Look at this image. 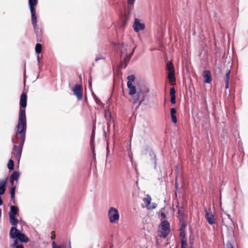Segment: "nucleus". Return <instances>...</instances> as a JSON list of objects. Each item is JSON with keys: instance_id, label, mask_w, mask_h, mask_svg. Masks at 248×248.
I'll use <instances>...</instances> for the list:
<instances>
[{"instance_id": "obj_1", "label": "nucleus", "mask_w": 248, "mask_h": 248, "mask_svg": "<svg viewBox=\"0 0 248 248\" xmlns=\"http://www.w3.org/2000/svg\"><path fill=\"white\" fill-rule=\"evenodd\" d=\"M26 127H16V138L19 140L18 146L14 145L12 152V158L18 162L21 157L23 144L25 140Z\"/></svg>"}, {"instance_id": "obj_2", "label": "nucleus", "mask_w": 248, "mask_h": 248, "mask_svg": "<svg viewBox=\"0 0 248 248\" xmlns=\"http://www.w3.org/2000/svg\"><path fill=\"white\" fill-rule=\"evenodd\" d=\"M27 92L25 91H23L20 97V109L19 112V117L18 120V124L16 126L22 127L27 128V122L26 117V107L27 106Z\"/></svg>"}, {"instance_id": "obj_3", "label": "nucleus", "mask_w": 248, "mask_h": 248, "mask_svg": "<svg viewBox=\"0 0 248 248\" xmlns=\"http://www.w3.org/2000/svg\"><path fill=\"white\" fill-rule=\"evenodd\" d=\"M170 232V223L167 220L162 221L158 231V235L160 237H166Z\"/></svg>"}, {"instance_id": "obj_4", "label": "nucleus", "mask_w": 248, "mask_h": 248, "mask_svg": "<svg viewBox=\"0 0 248 248\" xmlns=\"http://www.w3.org/2000/svg\"><path fill=\"white\" fill-rule=\"evenodd\" d=\"M108 217L111 223L118 222L120 217L118 210L114 207H110L108 210Z\"/></svg>"}, {"instance_id": "obj_5", "label": "nucleus", "mask_w": 248, "mask_h": 248, "mask_svg": "<svg viewBox=\"0 0 248 248\" xmlns=\"http://www.w3.org/2000/svg\"><path fill=\"white\" fill-rule=\"evenodd\" d=\"M72 91H73L74 94L76 96L78 100H80L82 99L83 89L82 85L76 84L73 88Z\"/></svg>"}, {"instance_id": "obj_6", "label": "nucleus", "mask_w": 248, "mask_h": 248, "mask_svg": "<svg viewBox=\"0 0 248 248\" xmlns=\"http://www.w3.org/2000/svg\"><path fill=\"white\" fill-rule=\"evenodd\" d=\"M146 94L145 92L141 90L137 92L136 96L134 97V104L137 103H139V106H140L142 102L145 100Z\"/></svg>"}, {"instance_id": "obj_7", "label": "nucleus", "mask_w": 248, "mask_h": 248, "mask_svg": "<svg viewBox=\"0 0 248 248\" xmlns=\"http://www.w3.org/2000/svg\"><path fill=\"white\" fill-rule=\"evenodd\" d=\"M205 217L210 224L212 225L215 223L216 222L214 215L212 213L211 209H209L208 210L206 209L205 210Z\"/></svg>"}, {"instance_id": "obj_8", "label": "nucleus", "mask_w": 248, "mask_h": 248, "mask_svg": "<svg viewBox=\"0 0 248 248\" xmlns=\"http://www.w3.org/2000/svg\"><path fill=\"white\" fill-rule=\"evenodd\" d=\"M222 222L223 225L226 227L230 225L232 223V221L231 218V216L229 215L225 214L224 215L222 216Z\"/></svg>"}, {"instance_id": "obj_9", "label": "nucleus", "mask_w": 248, "mask_h": 248, "mask_svg": "<svg viewBox=\"0 0 248 248\" xmlns=\"http://www.w3.org/2000/svg\"><path fill=\"white\" fill-rule=\"evenodd\" d=\"M144 24L140 23V19H135L134 25V29L135 31L138 32L139 30H143L144 29Z\"/></svg>"}, {"instance_id": "obj_10", "label": "nucleus", "mask_w": 248, "mask_h": 248, "mask_svg": "<svg viewBox=\"0 0 248 248\" xmlns=\"http://www.w3.org/2000/svg\"><path fill=\"white\" fill-rule=\"evenodd\" d=\"M20 232L16 229L15 226L11 227L10 231V236L11 238H17Z\"/></svg>"}, {"instance_id": "obj_11", "label": "nucleus", "mask_w": 248, "mask_h": 248, "mask_svg": "<svg viewBox=\"0 0 248 248\" xmlns=\"http://www.w3.org/2000/svg\"><path fill=\"white\" fill-rule=\"evenodd\" d=\"M202 76L205 78V82L210 83L212 81L211 74L209 70H206L203 72Z\"/></svg>"}, {"instance_id": "obj_12", "label": "nucleus", "mask_w": 248, "mask_h": 248, "mask_svg": "<svg viewBox=\"0 0 248 248\" xmlns=\"http://www.w3.org/2000/svg\"><path fill=\"white\" fill-rule=\"evenodd\" d=\"M33 27L36 35L37 41L41 42L42 39V29L38 27L37 25L36 26H33Z\"/></svg>"}, {"instance_id": "obj_13", "label": "nucleus", "mask_w": 248, "mask_h": 248, "mask_svg": "<svg viewBox=\"0 0 248 248\" xmlns=\"http://www.w3.org/2000/svg\"><path fill=\"white\" fill-rule=\"evenodd\" d=\"M128 47L127 45H125L124 44H118L117 46V48L120 51L122 55L127 54V50Z\"/></svg>"}, {"instance_id": "obj_14", "label": "nucleus", "mask_w": 248, "mask_h": 248, "mask_svg": "<svg viewBox=\"0 0 248 248\" xmlns=\"http://www.w3.org/2000/svg\"><path fill=\"white\" fill-rule=\"evenodd\" d=\"M6 182V179L0 180V195H3L4 193Z\"/></svg>"}, {"instance_id": "obj_15", "label": "nucleus", "mask_w": 248, "mask_h": 248, "mask_svg": "<svg viewBox=\"0 0 248 248\" xmlns=\"http://www.w3.org/2000/svg\"><path fill=\"white\" fill-rule=\"evenodd\" d=\"M31 13V20L33 26H37V17L36 16L35 10H30Z\"/></svg>"}, {"instance_id": "obj_16", "label": "nucleus", "mask_w": 248, "mask_h": 248, "mask_svg": "<svg viewBox=\"0 0 248 248\" xmlns=\"http://www.w3.org/2000/svg\"><path fill=\"white\" fill-rule=\"evenodd\" d=\"M19 209L16 206L12 205L10 207V211L9 212V216L12 215L15 216L18 215Z\"/></svg>"}, {"instance_id": "obj_17", "label": "nucleus", "mask_w": 248, "mask_h": 248, "mask_svg": "<svg viewBox=\"0 0 248 248\" xmlns=\"http://www.w3.org/2000/svg\"><path fill=\"white\" fill-rule=\"evenodd\" d=\"M231 73L230 70H227V72L224 77V80L225 82V87L226 89H228L229 88V79H230V75Z\"/></svg>"}, {"instance_id": "obj_18", "label": "nucleus", "mask_w": 248, "mask_h": 248, "mask_svg": "<svg viewBox=\"0 0 248 248\" xmlns=\"http://www.w3.org/2000/svg\"><path fill=\"white\" fill-rule=\"evenodd\" d=\"M176 113V110L175 108H171L170 109V115L171 118L172 122L176 124L177 122V119L176 118V116L175 115V114Z\"/></svg>"}, {"instance_id": "obj_19", "label": "nucleus", "mask_w": 248, "mask_h": 248, "mask_svg": "<svg viewBox=\"0 0 248 248\" xmlns=\"http://www.w3.org/2000/svg\"><path fill=\"white\" fill-rule=\"evenodd\" d=\"M16 186H12L10 191L11 195V201H12L13 204H15V195L16 191Z\"/></svg>"}, {"instance_id": "obj_20", "label": "nucleus", "mask_w": 248, "mask_h": 248, "mask_svg": "<svg viewBox=\"0 0 248 248\" xmlns=\"http://www.w3.org/2000/svg\"><path fill=\"white\" fill-rule=\"evenodd\" d=\"M19 177V173L16 171H14L10 177V181H16L17 182L18 179Z\"/></svg>"}, {"instance_id": "obj_21", "label": "nucleus", "mask_w": 248, "mask_h": 248, "mask_svg": "<svg viewBox=\"0 0 248 248\" xmlns=\"http://www.w3.org/2000/svg\"><path fill=\"white\" fill-rule=\"evenodd\" d=\"M134 51V48L132 49V51L129 55L126 54V56L124 58V62L125 64L124 67H125L127 66V63H128L129 60H130L133 54Z\"/></svg>"}, {"instance_id": "obj_22", "label": "nucleus", "mask_w": 248, "mask_h": 248, "mask_svg": "<svg viewBox=\"0 0 248 248\" xmlns=\"http://www.w3.org/2000/svg\"><path fill=\"white\" fill-rule=\"evenodd\" d=\"M38 0H29V4L30 10H35V7L38 3Z\"/></svg>"}, {"instance_id": "obj_23", "label": "nucleus", "mask_w": 248, "mask_h": 248, "mask_svg": "<svg viewBox=\"0 0 248 248\" xmlns=\"http://www.w3.org/2000/svg\"><path fill=\"white\" fill-rule=\"evenodd\" d=\"M16 239H18L19 240H20L21 242H27L29 241L28 238L25 235V234L20 233Z\"/></svg>"}, {"instance_id": "obj_24", "label": "nucleus", "mask_w": 248, "mask_h": 248, "mask_svg": "<svg viewBox=\"0 0 248 248\" xmlns=\"http://www.w3.org/2000/svg\"><path fill=\"white\" fill-rule=\"evenodd\" d=\"M10 222L13 226H16L18 222V220L13 216V215L9 216Z\"/></svg>"}, {"instance_id": "obj_25", "label": "nucleus", "mask_w": 248, "mask_h": 248, "mask_svg": "<svg viewBox=\"0 0 248 248\" xmlns=\"http://www.w3.org/2000/svg\"><path fill=\"white\" fill-rule=\"evenodd\" d=\"M168 78L169 81L171 83H173L175 81V72H170L168 73Z\"/></svg>"}, {"instance_id": "obj_26", "label": "nucleus", "mask_w": 248, "mask_h": 248, "mask_svg": "<svg viewBox=\"0 0 248 248\" xmlns=\"http://www.w3.org/2000/svg\"><path fill=\"white\" fill-rule=\"evenodd\" d=\"M127 87L129 89V94L130 95H134L136 93V89L134 86H133L132 84H131L130 86H127Z\"/></svg>"}, {"instance_id": "obj_27", "label": "nucleus", "mask_w": 248, "mask_h": 248, "mask_svg": "<svg viewBox=\"0 0 248 248\" xmlns=\"http://www.w3.org/2000/svg\"><path fill=\"white\" fill-rule=\"evenodd\" d=\"M166 68L169 71V72H174L173 64L171 62L167 63Z\"/></svg>"}, {"instance_id": "obj_28", "label": "nucleus", "mask_w": 248, "mask_h": 248, "mask_svg": "<svg viewBox=\"0 0 248 248\" xmlns=\"http://www.w3.org/2000/svg\"><path fill=\"white\" fill-rule=\"evenodd\" d=\"M135 79V77L134 75H132L128 76L127 77V79H128V81L127 83V86H130V85L132 84V82H133L134 81Z\"/></svg>"}, {"instance_id": "obj_29", "label": "nucleus", "mask_w": 248, "mask_h": 248, "mask_svg": "<svg viewBox=\"0 0 248 248\" xmlns=\"http://www.w3.org/2000/svg\"><path fill=\"white\" fill-rule=\"evenodd\" d=\"M143 202H144L146 206L148 207L149 205L151 203V198L149 195H147V197L143 199Z\"/></svg>"}, {"instance_id": "obj_30", "label": "nucleus", "mask_w": 248, "mask_h": 248, "mask_svg": "<svg viewBox=\"0 0 248 248\" xmlns=\"http://www.w3.org/2000/svg\"><path fill=\"white\" fill-rule=\"evenodd\" d=\"M42 46L41 44L37 43L35 46V52L37 54H40L42 52Z\"/></svg>"}, {"instance_id": "obj_31", "label": "nucleus", "mask_w": 248, "mask_h": 248, "mask_svg": "<svg viewBox=\"0 0 248 248\" xmlns=\"http://www.w3.org/2000/svg\"><path fill=\"white\" fill-rule=\"evenodd\" d=\"M7 167H8V168L10 170H14V161L12 159H10L9 160L8 165H7Z\"/></svg>"}, {"instance_id": "obj_32", "label": "nucleus", "mask_w": 248, "mask_h": 248, "mask_svg": "<svg viewBox=\"0 0 248 248\" xmlns=\"http://www.w3.org/2000/svg\"><path fill=\"white\" fill-rule=\"evenodd\" d=\"M181 248H187V244L186 243V240H181Z\"/></svg>"}, {"instance_id": "obj_33", "label": "nucleus", "mask_w": 248, "mask_h": 248, "mask_svg": "<svg viewBox=\"0 0 248 248\" xmlns=\"http://www.w3.org/2000/svg\"><path fill=\"white\" fill-rule=\"evenodd\" d=\"M135 1V0H127V3L130 6V9H133Z\"/></svg>"}, {"instance_id": "obj_34", "label": "nucleus", "mask_w": 248, "mask_h": 248, "mask_svg": "<svg viewBox=\"0 0 248 248\" xmlns=\"http://www.w3.org/2000/svg\"><path fill=\"white\" fill-rule=\"evenodd\" d=\"M170 96H175V90L174 88L172 87L170 88Z\"/></svg>"}, {"instance_id": "obj_35", "label": "nucleus", "mask_w": 248, "mask_h": 248, "mask_svg": "<svg viewBox=\"0 0 248 248\" xmlns=\"http://www.w3.org/2000/svg\"><path fill=\"white\" fill-rule=\"evenodd\" d=\"M18 243L17 239H16L14 241V245L16 246V248H24L22 245H17Z\"/></svg>"}, {"instance_id": "obj_36", "label": "nucleus", "mask_w": 248, "mask_h": 248, "mask_svg": "<svg viewBox=\"0 0 248 248\" xmlns=\"http://www.w3.org/2000/svg\"><path fill=\"white\" fill-rule=\"evenodd\" d=\"M180 235L181 238V240H183V239H185V240H186L185 232H180Z\"/></svg>"}, {"instance_id": "obj_37", "label": "nucleus", "mask_w": 248, "mask_h": 248, "mask_svg": "<svg viewBox=\"0 0 248 248\" xmlns=\"http://www.w3.org/2000/svg\"><path fill=\"white\" fill-rule=\"evenodd\" d=\"M170 102L171 104H175L176 103V96H170Z\"/></svg>"}, {"instance_id": "obj_38", "label": "nucleus", "mask_w": 248, "mask_h": 248, "mask_svg": "<svg viewBox=\"0 0 248 248\" xmlns=\"http://www.w3.org/2000/svg\"><path fill=\"white\" fill-rule=\"evenodd\" d=\"M226 248H233V247L230 242H227L226 244Z\"/></svg>"}, {"instance_id": "obj_39", "label": "nucleus", "mask_w": 248, "mask_h": 248, "mask_svg": "<svg viewBox=\"0 0 248 248\" xmlns=\"http://www.w3.org/2000/svg\"><path fill=\"white\" fill-rule=\"evenodd\" d=\"M51 239H52V240L54 239L56 237V235L55 234V232L54 231H52L51 232Z\"/></svg>"}, {"instance_id": "obj_40", "label": "nucleus", "mask_w": 248, "mask_h": 248, "mask_svg": "<svg viewBox=\"0 0 248 248\" xmlns=\"http://www.w3.org/2000/svg\"><path fill=\"white\" fill-rule=\"evenodd\" d=\"M52 246L53 248H56V247H58L59 246L56 245L55 241H53L52 243Z\"/></svg>"}, {"instance_id": "obj_41", "label": "nucleus", "mask_w": 248, "mask_h": 248, "mask_svg": "<svg viewBox=\"0 0 248 248\" xmlns=\"http://www.w3.org/2000/svg\"><path fill=\"white\" fill-rule=\"evenodd\" d=\"M175 188H176L177 190H179V188L178 187V183L177 182V180H176V181H175Z\"/></svg>"}, {"instance_id": "obj_42", "label": "nucleus", "mask_w": 248, "mask_h": 248, "mask_svg": "<svg viewBox=\"0 0 248 248\" xmlns=\"http://www.w3.org/2000/svg\"><path fill=\"white\" fill-rule=\"evenodd\" d=\"M161 216L162 218H165L166 217V215L164 213H162L161 214Z\"/></svg>"}, {"instance_id": "obj_43", "label": "nucleus", "mask_w": 248, "mask_h": 248, "mask_svg": "<svg viewBox=\"0 0 248 248\" xmlns=\"http://www.w3.org/2000/svg\"><path fill=\"white\" fill-rule=\"evenodd\" d=\"M10 183L11 184L12 186H16V185H14V181H10Z\"/></svg>"}, {"instance_id": "obj_44", "label": "nucleus", "mask_w": 248, "mask_h": 248, "mask_svg": "<svg viewBox=\"0 0 248 248\" xmlns=\"http://www.w3.org/2000/svg\"><path fill=\"white\" fill-rule=\"evenodd\" d=\"M2 203H3V202L1 200V197H0V206L2 204Z\"/></svg>"}, {"instance_id": "obj_45", "label": "nucleus", "mask_w": 248, "mask_h": 248, "mask_svg": "<svg viewBox=\"0 0 248 248\" xmlns=\"http://www.w3.org/2000/svg\"><path fill=\"white\" fill-rule=\"evenodd\" d=\"M69 248H71L70 243H69Z\"/></svg>"}, {"instance_id": "obj_46", "label": "nucleus", "mask_w": 248, "mask_h": 248, "mask_svg": "<svg viewBox=\"0 0 248 248\" xmlns=\"http://www.w3.org/2000/svg\"><path fill=\"white\" fill-rule=\"evenodd\" d=\"M149 90H147L146 91V93H148V92H149Z\"/></svg>"}]
</instances>
